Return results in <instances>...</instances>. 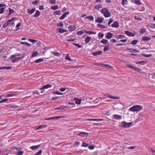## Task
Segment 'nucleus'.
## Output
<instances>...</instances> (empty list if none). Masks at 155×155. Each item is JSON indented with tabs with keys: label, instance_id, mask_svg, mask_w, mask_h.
Returning a JSON list of instances; mask_svg holds the SVG:
<instances>
[{
	"label": "nucleus",
	"instance_id": "nucleus-1",
	"mask_svg": "<svg viewBox=\"0 0 155 155\" xmlns=\"http://www.w3.org/2000/svg\"><path fill=\"white\" fill-rule=\"evenodd\" d=\"M142 109V107L140 105H135L131 107L129 110L133 112L139 111Z\"/></svg>",
	"mask_w": 155,
	"mask_h": 155
},
{
	"label": "nucleus",
	"instance_id": "nucleus-2",
	"mask_svg": "<svg viewBox=\"0 0 155 155\" xmlns=\"http://www.w3.org/2000/svg\"><path fill=\"white\" fill-rule=\"evenodd\" d=\"M100 12L101 13L103 14L104 16L106 18L109 17L111 16V14L109 12L107 8H103L101 9Z\"/></svg>",
	"mask_w": 155,
	"mask_h": 155
},
{
	"label": "nucleus",
	"instance_id": "nucleus-3",
	"mask_svg": "<svg viewBox=\"0 0 155 155\" xmlns=\"http://www.w3.org/2000/svg\"><path fill=\"white\" fill-rule=\"evenodd\" d=\"M132 122L127 123L125 121L123 122L122 127H129L132 125Z\"/></svg>",
	"mask_w": 155,
	"mask_h": 155
},
{
	"label": "nucleus",
	"instance_id": "nucleus-4",
	"mask_svg": "<svg viewBox=\"0 0 155 155\" xmlns=\"http://www.w3.org/2000/svg\"><path fill=\"white\" fill-rule=\"evenodd\" d=\"M103 20V18L101 17H98L97 18V19L95 20V22L101 23L102 22Z\"/></svg>",
	"mask_w": 155,
	"mask_h": 155
},
{
	"label": "nucleus",
	"instance_id": "nucleus-5",
	"mask_svg": "<svg viewBox=\"0 0 155 155\" xmlns=\"http://www.w3.org/2000/svg\"><path fill=\"white\" fill-rule=\"evenodd\" d=\"M78 135L81 137H87L88 135V133L85 132H81L78 134Z\"/></svg>",
	"mask_w": 155,
	"mask_h": 155
},
{
	"label": "nucleus",
	"instance_id": "nucleus-6",
	"mask_svg": "<svg viewBox=\"0 0 155 155\" xmlns=\"http://www.w3.org/2000/svg\"><path fill=\"white\" fill-rule=\"evenodd\" d=\"M101 51H97L95 52H93L92 53V54L94 56H97V55H101L102 53Z\"/></svg>",
	"mask_w": 155,
	"mask_h": 155
},
{
	"label": "nucleus",
	"instance_id": "nucleus-7",
	"mask_svg": "<svg viewBox=\"0 0 155 155\" xmlns=\"http://www.w3.org/2000/svg\"><path fill=\"white\" fill-rule=\"evenodd\" d=\"M69 14V12H67L64 14H63L62 15L60 18V19L61 20L65 18L66 17V16L68 15Z\"/></svg>",
	"mask_w": 155,
	"mask_h": 155
},
{
	"label": "nucleus",
	"instance_id": "nucleus-8",
	"mask_svg": "<svg viewBox=\"0 0 155 155\" xmlns=\"http://www.w3.org/2000/svg\"><path fill=\"white\" fill-rule=\"evenodd\" d=\"M113 35V34L110 32H108L107 33L105 38L109 39L111 38Z\"/></svg>",
	"mask_w": 155,
	"mask_h": 155
},
{
	"label": "nucleus",
	"instance_id": "nucleus-9",
	"mask_svg": "<svg viewBox=\"0 0 155 155\" xmlns=\"http://www.w3.org/2000/svg\"><path fill=\"white\" fill-rule=\"evenodd\" d=\"M124 33L126 34L129 36L134 37V34L127 31H125Z\"/></svg>",
	"mask_w": 155,
	"mask_h": 155
},
{
	"label": "nucleus",
	"instance_id": "nucleus-10",
	"mask_svg": "<svg viewBox=\"0 0 155 155\" xmlns=\"http://www.w3.org/2000/svg\"><path fill=\"white\" fill-rule=\"evenodd\" d=\"M24 57H22L15 58L14 59H13L12 60V61L13 63H15V62H18V61H19V60L22 59Z\"/></svg>",
	"mask_w": 155,
	"mask_h": 155
},
{
	"label": "nucleus",
	"instance_id": "nucleus-11",
	"mask_svg": "<svg viewBox=\"0 0 155 155\" xmlns=\"http://www.w3.org/2000/svg\"><path fill=\"white\" fill-rule=\"evenodd\" d=\"M151 38L147 36H143L142 37V40L143 41H148L151 40Z\"/></svg>",
	"mask_w": 155,
	"mask_h": 155
},
{
	"label": "nucleus",
	"instance_id": "nucleus-12",
	"mask_svg": "<svg viewBox=\"0 0 155 155\" xmlns=\"http://www.w3.org/2000/svg\"><path fill=\"white\" fill-rule=\"evenodd\" d=\"M68 28L69 31H72L76 29L75 26L74 25H70L68 27Z\"/></svg>",
	"mask_w": 155,
	"mask_h": 155
},
{
	"label": "nucleus",
	"instance_id": "nucleus-13",
	"mask_svg": "<svg viewBox=\"0 0 155 155\" xmlns=\"http://www.w3.org/2000/svg\"><path fill=\"white\" fill-rule=\"evenodd\" d=\"M111 26L112 27H114L115 28H118L119 26V24L117 21H115L112 25Z\"/></svg>",
	"mask_w": 155,
	"mask_h": 155
},
{
	"label": "nucleus",
	"instance_id": "nucleus-14",
	"mask_svg": "<svg viewBox=\"0 0 155 155\" xmlns=\"http://www.w3.org/2000/svg\"><path fill=\"white\" fill-rule=\"evenodd\" d=\"M113 117L114 119L116 120H120L122 119L121 116L117 114L114 115Z\"/></svg>",
	"mask_w": 155,
	"mask_h": 155
},
{
	"label": "nucleus",
	"instance_id": "nucleus-15",
	"mask_svg": "<svg viewBox=\"0 0 155 155\" xmlns=\"http://www.w3.org/2000/svg\"><path fill=\"white\" fill-rule=\"evenodd\" d=\"M35 8H34L32 9L31 10H30L29 9H28L27 12L30 15L32 14L33 13L35 10Z\"/></svg>",
	"mask_w": 155,
	"mask_h": 155
},
{
	"label": "nucleus",
	"instance_id": "nucleus-16",
	"mask_svg": "<svg viewBox=\"0 0 155 155\" xmlns=\"http://www.w3.org/2000/svg\"><path fill=\"white\" fill-rule=\"evenodd\" d=\"M83 31H84V32H85V33H86L87 34H88L89 35H91V34L95 35L96 34V32H94L93 31H87L85 30H83Z\"/></svg>",
	"mask_w": 155,
	"mask_h": 155
},
{
	"label": "nucleus",
	"instance_id": "nucleus-17",
	"mask_svg": "<svg viewBox=\"0 0 155 155\" xmlns=\"http://www.w3.org/2000/svg\"><path fill=\"white\" fill-rule=\"evenodd\" d=\"M127 50H129L131 52H134L135 53H137L139 52V51L136 49H133L131 48L127 49Z\"/></svg>",
	"mask_w": 155,
	"mask_h": 155
},
{
	"label": "nucleus",
	"instance_id": "nucleus-18",
	"mask_svg": "<svg viewBox=\"0 0 155 155\" xmlns=\"http://www.w3.org/2000/svg\"><path fill=\"white\" fill-rule=\"evenodd\" d=\"M51 87V86L50 85L47 84L46 85H44L42 88L40 89V90H43V89Z\"/></svg>",
	"mask_w": 155,
	"mask_h": 155
},
{
	"label": "nucleus",
	"instance_id": "nucleus-19",
	"mask_svg": "<svg viewBox=\"0 0 155 155\" xmlns=\"http://www.w3.org/2000/svg\"><path fill=\"white\" fill-rule=\"evenodd\" d=\"M91 38L90 37H87L84 40V41L86 44H87L91 40Z\"/></svg>",
	"mask_w": 155,
	"mask_h": 155
},
{
	"label": "nucleus",
	"instance_id": "nucleus-20",
	"mask_svg": "<svg viewBox=\"0 0 155 155\" xmlns=\"http://www.w3.org/2000/svg\"><path fill=\"white\" fill-rule=\"evenodd\" d=\"M109 44H108V45L105 46L104 48L103 49L104 52L108 51L110 49V48L109 47Z\"/></svg>",
	"mask_w": 155,
	"mask_h": 155
},
{
	"label": "nucleus",
	"instance_id": "nucleus-21",
	"mask_svg": "<svg viewBox=\"0 0 155 155\" xmlns=\"http://www.w3.org/2000/svg\"><path fill=\"white\" fill-rule=\"evenodd\" d=\"M100 42L103 43L104 45L107 44H109L108 43V41L107 40L105 39H102L100 41Z\"/></svg>",
	"mask_w": 155,
	"mask_h": 155
},
{
	"label": "nucleus",
	"instance_id": "nucleus-22",
	"mask_svg": "<svg viewBox=\"0 0 155 155\" xmlns=\"http://www.w3.org/2000/svg\"><path fill=\"white\" fill-rule=\"evenodd\" d=\"M58 31L59 32L61 33H63L67 31V30H64L62 28H58Z\"/></svg>",
	"mask_w": 155,
	"mask_h": 155
},
{
	"label": "nucleus",
	"instance_id": "nucleus-23",
	"mask_svg": "<svg viewBox=\"0 0 155 155\" xmlns=\"http://www.w3.org/2000/svg\"><path fill=\"white\" fill-rule=\"evenodd\" d=\"M40 12L38 10H37L36 11L35 13V14L34 15V16L35 18H37L40 15Z\"/></svg>",
	"mask_w": 155,
	"mask_h": 155
},
{
	"label": "nucleus",
	"instance_id": "nucleus-24",
	"mask_svg": "<svg viewBox=\"0 0 155 155\" xmlns=\"http://www.w3.org/2000/svg\"><path fill=\"white\" fill-rule=\"evenodd\" d=\"M9 13L8 14V15L7 16V17H6L7 18H8V16L9 15H10L11 14L14 13L15 12V11L14 9H12L10 8H9Z\"/></svg>",
	"mask_w": 155,
	"mask_h": 155
},
{
	"label": "nucleus",
	"instance_id": "nucleus-25",
	"mask_svg": "<svg viewBox=\"0 0 155 155\" xmlns=\"http://www.w3.org/2000/svg\"><path fill=\"white\" fill-rule=\"evenodd\" d=\"M39 147L40 145H38L37 146H31V147L30 148L32 150H34L38 148Z\"/></svg>",
	"mask_w": 155,
	"mask_h": 155
},
{
	"label": "nucleus",
	"instance_id": "nucleus-26",
	"mask_svg": "<svg viewBox=\"0 0 155 155\" xmlns=\"http://www.w3.org/2000/svg\"><path fill=\"white\" fill-rule=\"evenodd\" d=\"M133 69L135 71H137L139 73H141V70L140 69L138 68H137L136 67H135L134 66V67Z\"/></svg>",
	"mask_w": 155,
	"mask_h": 155
},
{
	"label": "nucleus",
	"instance_id": "nucleus-27",
	"mask_svg": "<svg viewBox=\"0 0 155 155\" xmlns=\"http://www.w3.org/2000/svg\"><path fill=\"white\" fill-rule=\"evenodd\" d=\"M75 103L76 104H81V99H78V98H76Z\"/></svg>",
	"mask_w": 155,
	"mask_h": 155
},
{
	"label": "nucleus",
	"instance_id": "nucleus-28",
	"mask_svg": "<svg viewBox=\"0 0 155 155\" xmlns=\"http://www.w3.org/2000/svg\"><path fill=\"white\" fill-rule=\"evenodd\" d=\"M62 117H63L59 116L52 117L51 119H52V120H58V119H59L60 118H62Z\"/></svg>",
	"mask_w": 155,
	"mask_h": 155
},
{
	"label": "nucleus",
	"instance_id": "nucleus-29",
	"mask_svg": "<svg viewBox=\"0 0 155 155\" xmlns=\"http://www.w3.org/2000/svg\"><path fill=\"white\" fill-rule=\"evenodd\" d=\"M43 60V58H41L36 60L35 61L36 63H39L42 62Z\"/></svg>",
	"mask_w": 155,
	"mask_h": 155
},
{
	"label": "nucleus",
	"instance_id": "nucleus-30",
	"mask_svg": "<svg viewBox=\"0 0 155 155\" xmlns=\"http://www.w3.org/2000/svg\"><path fill=\"white\" fill-rule=\"evenodd\" d=\"M146 62L147 61H140L137 62L136 64H137L143 65L144 63H146Z\"/></svg>",
	"mask_w": 155,
	"mask_h": 155
},
{
	"label": "nucleus",
	"instance_id": "nucleus-31",
	"mask_svg": "<svg viewBox=\"0 0 155 155\" xmlns=\"http://www.w3.org/2000/svg\"><path fill=\"white\" fill-rule=\"evenodd\" d=\"M53 14L54 15H60L61 14V12L60 11H57L55 12H54L53 13Z\"/></svg>",
	"mask_w": 155,
	"mask_h": 155
},
{
	"label": "nucleus",
	"instance_id": "nucleus-32",
	"mask_svg": "<svg viewBox=\"0 0 155 155\" xmlns=\"http://www.w3.org/2000/svg\"><path fill=\"white\" fill-rule=\"evenodd\" d=\"M134 3L137 5H141V3L139 0H134Z\"/></svg>",
	"mask_w": 155,
	"mask_h": 155
},
{
	"label": "nucleus",
	"instance_id": "nucleus-33",
	"mask_svg": "<svg viewBox=\"0 0 155 155\" xmlns=\"http://www.w3.org/2000/svg\"><path fill=\"white\" fill-rule=\"evenodd\" d=\"M146 32V29L144 28H141L139 32L140 34H143Z\"/></svg>",
	"mask_w": 155,
	"mask_h": 155
},
{
	"label": "nucleus",
	"instance_id": "nucleus-34",
	"mask_svg": "<svg viewBox=\"0 0 155 155\" xmlns=\"http://www.w3.org/2000/svg\"><path fill=\"white\" fill-rule=\"evenodd\" d=\"M116 38H124L125 36L122 35H118L116 36Z\"/></svg>",
	"mask_w": 155,
	"mask_h": 155
},
{
	"label": "nucleus",
	"instance_id": "nucleus-35",
	"mask_svg": "<svg viewBox=\"0 0 155 155\" xmlns=\"http://www.w3.org/2000/svg\"><path fill=\"white\" fill-rule=\"evenodd\" d=\"M51 9H53L54 10H56L58 9V5H54L53 6H52L51 7Z\"/></svg>",
	"mask_w": 155,
	"mask_h": 155
},
{
	"label": "nucleus",
	"instance_id": "nucleus-36",
	"mask_svg": "<svg viewBox=\"0 0 155 155\" xmlns=\"http://www.w3.org/2000/svg\"><path fill=\"white\" fill-rule=\"evenodd\" d=\"M20 43L21 44L24 45H26L28 47H29V46H31V45L29 44H28L27 42H20Z\"/></svg>",
	"mask_w": 155,
	"mask_h": 155
},
{
	"label": "nucleus",
	"instance_id": "nucleus-37",
	"mask_svg": "<svg viewBox=\"0 0 155 155\" xmlns=\"http://www.w3.org/2000/svg\"><path fill=\"white\" fill-rule=\"evenodd\" d=\"M98 38L100 39H101V38H103L104 36V34L102 33H99L98 34Z\"/></svg>",
	"mask_w": 155,
	"mask_h": 155
},
{
	"label": "nucleus",
	"instance_id": "nucleus-38",
	"mask_svg": "<svg viewBox=\"0 0 155 155\" xmlns=\"http://www.w3.org/2000/svg\"><path fill=\"white\" fill-rule=\"evenodd\" d=\"M53 93L54 94H58V95H62L63 94V93H60L59 91H55L53 92Z\"/></svg>",
	"mask_w": 155,
	"mask_h": 155
},
{
	"label": "nucleus",
	"instance_id": "nucleus-39",
	"mask_svg": "<svg viewBox=\"0 0 155 155\" xmlns=\"http://www.w3.org/2000/svg\"><path fill=\"white\" fill-rule=\"evenodd\" d=\"M86 18L91 21L93 20L94 19V17L92 16H88Z\"/></svg>",
	"mask_w": 155,
	"mask_h": 155
},
{
	"label": "nucleus",
	"instance_id": "nucleus-40",
	"mask_svg": "<svg viewBox=\"0 0 155 155\" xmlns=\"http://www.w3.org/2000/svg\"><path fill=\"white\" fill-rule=\"evenodd\" d=\"M95 8L96 9H99L100 8H102L101 5L100 4H98L97 5H96Z\"/></svg>",
	"mask_w": 155,
	"mask_h": 155
},
{
	"label": "nucleus",
	"instance_id": "nucleus-41",
	"mask_svg": "<svg viewBox=\"0 0 155 155\" xmlns=\"http://www.w3.org/2000/svg\"><path fill=\"white\" fill-rule=\"evenodd\" d=\"M97 26L100 28H106L105 26L100 24H98Z\"/></svg>",
	"mask_w": 155,
	"mask_h": 155
},
{
	"label": "nucleus",
	"instance_id": "nucleus-42",
	"mask_svg": "<svg viewBox=\"0 0 155 155\" xmlns=\"http://www.w3.org/2000/svg\"><path fill=\"white\" fill-rule=\"evenodd\" d=\"M122 4L123 5L127 4L128 2L127 0H122Z\"/></svg>",
	"mask_w": 155,
	"mask_h": 155
},
{
	"label": "nucleus",
	"instance_id": "nucleus-43",
	"mask_svg": "<svg viewBox=\"0 0 155 155\" xmlns=\"http://www.w3.org/2000/svg\"><path fill=\"white\" fill-rule=\"evenodd\" d=\"M88 144L85 143L83 142L82 144L81 145V147H88Z\"/></svg>",
	"mask_w": 155,
	"mask_h": 155
},
{
	"label": "nucleus",
	"instance_id": "nucleus-44",
	"mask_svg": "<svg viewBox=\"0 0 155 155\" xmlns=\"http://www.w3.org/2000/svg\"><path fill=\"white\" fill-rule=\"evenodd\" d=\"M85 33L84 32V31H78L77 33V34L78 35H82L83 33Z\"/></svg>",
	"mask_w": 155,
	"mask_h": 155
},
{
	"label": "nucleus",
	"instance_id": "nucleus-45",
	"mask_svg": "<svg viewBox=\"0 0 155 155\" xmlns=\"http://www.w3.org/2000/svg\"><path fill=\"white\" fill-rule=\"evenodd\" d=\"M5 9V8H2L0 9V14H3L4 12Z\"/></svg>",
	"mask_w": 155,
	"mask_h": 155
},
{
	"label": "nucleus",
	"instance_id": "nucleus-46",
	"mask_svg": "<svg viewBox=\"0 0 155 155\" xmlns=\"http://www.w3.org/2000/svg\"><path fill=\"white\" fill-rule=\"evenodd\" d=\"M18 106L16 105H10L9 108H11L14 109H15L18 108Z\"/></svg>",
	"mask_w": 155,
	"mask_h": 155
},
{
	"label": "nucleus",
	"instance_id": "nucleus-47",
	"mask_svg": "<svg viewBox=\"0 0 155 155\" xmlns=\"http://www.w3.org/2000/svg\"><path fill=\"white\" fill-rule=\"evenodd\" d=\"M137 40H134L131 42V44L132 45H135L137 44Z\"/></svg>",
	"mask_w": 155,
	"mask_h": 155
},
{
	"label": "nucleus",
	"instance_id": "nucleus-48",
	"mask_svg": "<svg viewBox=\"0 0 155 155\" xmlns=\"http://www.w3.org/2000/svg\"><path fill=\"white\" fill-rule=\"evenodd\" d=\"M38 55V52L37 51H35L33 53L32 55V56L33 57H35Z\"/></svg>",
	"mask_w": 155,
	"mask_h": 155
},
{
	"label": "nucleus",
	"instance_id": "nucleus-49",
	"mask_svg": "<svg viewBox=\"0 0 155 155\" xmlns=\"http://www.w3.org/2000/svg\"><path fill=\"white\" fill-rule=\"evenodd\" d=\"M15 95L13 94H8L6 95V97H12L14 96H15Z\"/></svg>",
	"mask_w": 155,
	"mask_h": 155
},
{
	"label": "nucleus",
	"instance_id": "nucleus-50",
	"mask_svg": "<svg viewBox=\"0 0 155 155\" xmlns=\"http://www.w3.org/2000/svg\"><path fill=\"white\" fill-rule=\"evenodd\" d=\"M113 20L112 18H110L109 19V21L108 23V26H109L110 24L113 21Z\"/></svg>",
	"mask_w": 155,
	"mask_h": 155
},
{
	"label": "nucleus",
	"instance_id": "nucleus-51",
	"mask_svg": "<svg viewBox=\"0 0 155 155\" xmlns=\"http://www.w3.org/2000/svg\"><path fill=\"white\" fill-rule=\"evenodd\" d=\"M42 151L41 150H40L38 152L36 153L35 155H41Z\"/></svg>",
	"mask_w": 155,
	"mask_h": 155
},
{
	"label": "nucleus",
	"instance_id": "nucleus-52",
	"mask_svg": "<svg viewBox=\"0 0 155 155\" xmlns=\"http://www.w3.org/2000/svg\"><path fill=\"white\" fill-rule=\"evenodd\" d=\"M28 40L33 43L36 42L37 41V40L31 39H29Z\"/></svg>",
	"mask_w": 155,
	"mask_h": 155
},
{
	"label": "nucleus",
	"instance_id": "nucleus-53",
	"mask_svg": "<svg viewBox=\"0 0 155 155\" xmlns=\"http://www.w3.org/2000/svg\"><path fill=\"white\" fill-rule=\"evenodd\" d=\"M73 45L75 46H77L79 48H81L82 47V46L81 45H80L78 44L74 43H73Z\"/></svg>",
	"mask_w": 155,
	"mask_h": 155
},
{
	"label": "nucleus",
	"instance_id": "nucleus-54",
	"mask_svg": "<svg viewBox=\"0 0 155 155\" xmlns=\"http://www.w3.org/2000/svg\"><path fill=\"white\" fill-rule=\"evenodd\" d=\"M46 127V126L45 125H43L37 127V129H40L41 128H45Z\"/></svg>",
	"mask_w": 155,
	"mask_h": 155
},
{
	"label": "nucleus",
	"instance_id": "nucleus-55",
	"mask_svg": "<svg viewBox=\"0 0 155 155\" xmlns=\"http://www.w3.org/2000/svg\"><path fill=\"white\" fill-rule=\"evenodd\" d=\"M24 153V152L23 151H19L17 153V155H22Z\"/></svg>",
	"mask_w": 155,
	"mask_h": 155
},
{
	"label": "nucleus",
	"instance_id": "nucleus-56",
	"mask_svg": "<svg viewBox=\"0 0 155 155\" xmlns=\"http://www.w3.org/2000/svg\"><path fill=\"white\" fill-rule=\"evenodd\" d=\"M56 0H50V3L54 4L55 3Z\"/></svg>",
	"mask_w": 155,
	"mask_h": 155
},
{
	"label": "nucleus",
	"instance_id": "nucleus-57",
	"mask_svg": "<svg viewBox=\"0 0 155 155\" xmlns=\"http://www.w3.org/2000/svg\"><path fill=\"white\" fill-rule=\"evenodd\" d=\"M110 98L112 99H117L119 98V97H116V96H110Z\"/></svg>",
	"mask_w": 155,
	"mask_h": 155
},
{
	"label": "nucleus",
	"instance_id": "nucleus-58",
	"mask_svg": "<svg viewBox=\"0 0 155 155\" xmlns=\"http://www.w3.org/2000/svg\"><path fill=\"white\" fill-rule=\"evenodd\" d=\"M58 26H60L61 27H63L64 25L63 23L61 22H60L57 25Z\"/></svg>",
	"mask_w": 155,
	"mask_h": 155
},
{
	"label": "nucleus",
	"instance_id": "nucleus-59",
	"mask_svg": "<svg viewBox=\"0 0 155 155\" xmlns=\"http://www.w3.org/2000/svg\"><path fill=\"white\" fill-rule=\"evenodd\" d=\"M53 54L54 55L57 56H59L60 55V53L58 52H54Z\"/></svg>",
	"mask_w": 155,
	"mask_h": 155
},
{
	"label": "nucleus",
	"instance_id": "nucleus-60",
	"mask_svg": "<svg viewBox=\"0 0 155 155\" xmlns=\"http://www.w3.org/2000/svg\"><path fill=\"white\" fill-rule=\"evenodd\" d=\"M66 90V88L65 87H63L62 88H61L59 89V90L61 92H63L64 91Z\"/></svg>",
	"mask_w": 155,
	"mask_h": 155
},
{
	"label": "nucleus",
	"instance_id": "nucleus-61",
	"mask_svg": "<svg viewBox=\"0 0 155 155\" xmlns=\"http://www.w3.org/2000/svg\"><path fill=\"white\" fill-rule=\"evenodd\" d=\"M126 65L128 66V67H129V68L132 69H133V67H134V66H133L131 64H126Z\"/></svg>",
	"mask_w": 155,
	"mask_h": 155
},
{
	"label": "nucleus",
	"instance_id": "nucleus-62",
	"mask_svg": "<svg viewBox=\"0 0 155 155\" xmlns=\"http://www.w3.org/2000/svg\"><path fill=\"white\" fill-rule=\"evenodd\" d=\"M134 18H135V19L136 20H139V21H141L142 20L141 18L137 17L136 16H135Z\"/></svg>",
	"mask_w": 155,
	"mask_h": 155
},
{
	"label": "nucleus",
	"instance_id": "nucleus-63",
	"mask_svg": "<svg viewBox=\"0 0 155 155\" xmlns=\"http://www.w3.org/2000/svg\"><path fill=\"white\" fill-rule=\"evenodd\" d=\"M8 100V99H5L4 100H2L0 101V104L2 103L3 102H6V101H7Z\"/></svg>",
	"mask_w": 155,
	"mask_h": 155
},
{
	"label": "nucleus",
	"instance_id": "nucleus-64",
	"mask_svg": "<svg viewBox=\"0 0 155 155\" xmlns=\"http://www.w3.org/2000/svg\"><path fill=\"white\" fill-rule=\"evenodd\" d=\"M68 55H69V54H68L66 57V58L68 60V61H70L71 60V58L68 56Z\"/></svg>",
	"mask_w": 155,
	"mask_h": 155
}]
</instances>
